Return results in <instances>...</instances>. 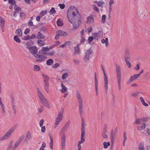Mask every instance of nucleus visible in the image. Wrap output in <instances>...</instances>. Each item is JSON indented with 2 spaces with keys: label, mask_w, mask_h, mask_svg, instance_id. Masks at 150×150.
Listing matches in <instances>:
<instances>
[{
  "label": "nucleus",
  "mask_w": 150,
  "mask_h": 150,
  "mask_svg": "<svg viewBox=\"0 0 150 150\" xmlns=\"http://www.w3.org/2000/svg\"><path fill=\"white\" fill-rule=\"evenodd\" d=\"M67 16L69 21L72 24L75 29L77 28L81 23L80 16L76 8L74 6H71L68 10Z\"/></svg>",
  "instance_id": "1"
},
{
  "label": "nucleus",
  "mask_w": 150,
  "mask_h": 150,
  "mask_svg": "<svg viewBox=\"0 0 150 150\" xmlns=\"http://www.w3.org/2000/svg\"><path fill=\"white\" fill-rule=\"evenodd\" d=\"M76 97L79 103L78 107L79 112L80 114H82L83 111V102L81 95L78 91L76 92Z\"/></svg>",
  "instance_id": "2"
},
{
  "label": "nucleus",
  "mask_w": 150,
  "mask_h": 150,
  "mask_svg": "<svg viewBox=\"0 0 150 150\" xmlns=\"http://www.w3.org/2000/svg\"><path fill=\"white\" fill-rule=\"evenodd\" d=\"M64 113V110L63 108H62V110L59 112L58 114V116L55 119V121L54 123V128H56L57 127L58 125L59 124L63 117V114Z\"/></svg>",
  "instance_id": "3"
},
{
  "label": "nucleus",
  "mask_w": 150,
  "mask_h": 150,
  "mask_svg": "<svg viewBox=\"0 0 150 150\" xmlns=\"http://www.w3.org/2000/svg\"><path fill=\"white\" fill-rule=\"evenodd\" d=\"M85 124L84 122L83 121L82 122L81 127V140L77 143V144H81L83 143L85 141Z\"/></svg>",
  "instance_id": "4"
},
{
  "label": "nucleus",
  "mask_w": 150,
  "mask_h": 150,
  "mask_svg": "<svg viewBox=\"0 0 150 150\" xmlns=\"http://www.w3.org/2000/svg\"><path fill=\"white\" fill-rule=\"evenodd\" d=\"M101 68L102 70L103 71V74L104 75V87L106 91H107L108 89V78L107 76H106L104 69L103 67V65H101Z\"/></svg>",
  "instance_id": "5"
},
{
  "label": "nucleus",
  "mask_w": 150,
  "mask_h": 150,
  "mask_svg": "<svg viewBox=\"0 0 150 150\" xmlns=\"http://www.w3.org/2000/svg\"><path fill=\"white\" fill-rule=\"evenodd\" d=\"M37 91L38 93V96L40 102L43 104L46 102L48 100L43 95L42 93L38 88H37Z\"/></svg>",
  "instance_id": "6"
},
{
  "label": "nucleus",
  "mask_w": 150,
  "mask_h": 150,
  "mask_svg": "<svg viewBox=\"0 0 150 150\" xmlns=\"http://www.w3.org/2000/svg\"><path fill=\"white\" fill-rule=\"evenodd\" d=\"M66 135L64 133L62 134L61 137V148L62 150L64 149L66 147Z\"/></svg>",
  "instance_id": "7"
},
{
  "label": "nucleus",
  "mask_w": 150,
  "mask_h": 150,
  "mask_svg": "<svg viewBox=\"0 0 150 150\" xmlns=\"http://www.w3.org/2000/svg\"><path fill=\"white\" fill-rule=\"evenodd\" d=\"M92 52L93 51L91 49L87 50L86 51L85 53V55L83 58V59L85 62L89 60L90 56L92 53Z\"/></svg>",
  "instance_id": "8"
},
{
  "label": "nucleus",
  "mask_w": 150,
  "mask_h": 150,
  "mask_svg": "<svg viewBox=\"0 0 150 150\" xmlns=\"http://www.w3.org/2000/svg\"><path fill=\"white\" fill-rule=\"evenodd\" d=\"M24 137V136L23 135L19 138L18 140L15 142L14 145L13 147L12 150H15L21 142L22 140L23 139Z\"/></svg>",
  "instance_id": "9"
},
{
  "label": "nucleus",
  "mask_w": 150,
  "mask_h": 150,
  "mask_svg": "<svg viewBox=\"0 0 150 150\" xmlns=\"http://www.w3.org/2000/svg\"><path fill=\"white\" fill-rule=\"evenodd\" d=\"M116 67L117 79H121L120 67V65L116 64Z\"/></svg>",
  "instance_id": "10"
},
{
  "label": "nucleus",
  "mask_w": 150,
  "mask_h": 150,
  "mask_svg": "<svg viewBox=\"0 0 150 150\" xmlns=\"http://www.w3.org/2000/svg\"><path fill=\"white\" fill-rule=\"evenodd\" d=\"M103 32L101 31H99L97 33H94L93 35L94 38L97 40H98L99 38L103 37Z\"/></svg>",
  "instance_id": "11"
},
{
  "label": "nucleus",
  "mask_w": 150,
  "mask_h": 150,
  "mask_svg": "<svg viewBox=\"0 0 150 150\" xmlns=\"http://www.w3.org/2000/svg\"><path fill=\"white\" fill-rule=\"evenodd\" d=\"M139 77L138 74H134L128 80L127 82V84H129L132 82L133 81L137 79Z\"/></svg>",
  "instance_id": "12"
},
{
  "label": "nucleus",
  "mask_w": 150,
  "mask_h": 150,
  "mask_svg": "<svg viewBox=\"0 0 150 150\" xmlns=\"http://www.w3.org/2000/svg\"><path fill=\"white\" fill-rule=\"evenodd\" d=\"M15 129V127H12L7 132L5 135L7 138L11 136L12 133L13 132Z\"/></svg>",
  "instance_id": "13"
},
{
  "label": "nucleus",
  "mask_w": 150,
  "mask_h": 150,
  "mask_svg": "<svg viewBox=\"0 0 150 150\" xmlns=\"http://www.w3.org/2000/svg\"><path fill=\"white\" fill-rule=\"evenodd\" d=\"M37 50L38 49L37 47L34 46L32 47L29 49V52L32 54H34V55L37 54L36 53L37 52Z\"/></svg>",
  "instance_id": "14"
},
{
  "label": "nucleus",
  "mask_w": 150,
  "mask_h": 150,
  "mask_svg": "<svg viewBox=\"0 0 150 150\" xmlns=\"http://www.w3.org/2000/svg\"><path fill=\"white\" fill-rule=\"evenodd\" d=\"M94 19L91 15L88 17L86 18V23L87 24H90L91 23H94Z\"/></svg>",
  "instance_id": "15"
},
{
  "label": "nucleus",
  "mask_w": 150,
  "mask_h": 150,
  "mask_svg": "<svg viewBox=\"0 0 150 150\" xmlns=\"http://www.w3.org/2000/svg\"><path fill=\"white\" fill-rule=\"evenodd\" d=\"M5 22V21L4 19L0 16V22L1 23L0 25L1 29L3 32H4V24Z\"/></svg>",
  "instance_id": "16"
},
{
  "label": "nucleus",
  "mask_w": 150,
  "mask_h": 150,
  "mask_svg": "<svg viewBox=\"0 0 150 150\" xmlns=\"http://www.w3.org/2000/svg\"><path fill=\"white\" fill-rule=\"evenodd\" d=\"M130 55L128 50H126L125 51V61H128L130 59Z\"/></svg>",
  "instance_id": "17"
},
{
  "label": "nucleus",
  "mask_w": 150,
  "mask_h": 150,
  "mask_svg": "<svg viewBox=\"0 0 150 150\" xmlns=\"http://www.w3.org/2000/svg\"><path fill=\"white\" fill-rule=\"evenodd\" d=\"M61 86L62 88L60 90V91L62 93H64L66 92L67 91V88L62 83L61 84Z\"/></svg>",
  "instance_id": "18"
},
{
  "label": "nucleus",
  "mask_w": 150,
  "mask_h": 150,
  "mask_svg": "<svg viewBox=\"0 0 150 150\" xmlns=\"http://www.w3.org/2000/svg\"><path fill=\"white\" fill-rule=\"evenodd\" d=\"M37 43L39 46L42 47L45 44V41L41 39H38L37 41Z\"/></svg>",
  "instance_id": "19"
},
{
  "label": "nucleus",
  "mask_w": 150,
  "mask_h": 150,
  "mask_svg": "<svg viewBox=\"0 0 150 150\" xmlns=\"http://www.w3.org/2000/svg\"><path fill=\"white\" fill-rule=\"evenodd\" d=\"M101 42L102 44H105L106 47H107L109 45L108 39V38H106L105 39H102L101 40Z\"/></svg>",
  "instance_id": "20"
},
{
  "label": "nucleus",
  "mask_w": 150,
  "mask_h": 150,
  "mask_svg": "<svg viewBox=\"0 0 150 150\" xmlns=\"http://www.w3.org/2000/svg\"><path fill=\"white\" fill-rule=\"evenodd\" d=\"M57 34L59 35L60 36H65L67 35V33L66 32L62 31L61 30H59L57 32Z\"/></svg>",
  "instance_id": "21"
},
{
  "label": "nucleus",
  "mask_w": 150,
  "mask_h": 150,
  "mask_svg": "<svg viewBox=\"0 0 150 150\" xmlns=\"http://www.w3.org/2000/svg\"><path fill=\"white\" fill-rule=\"evenodd\" d=\"M146 127V124L144 123H142L141 125H139L137 127V129L139 131H141L144 129Z\"/></svg>",
  "instance_id": "22"
},
{
  "label": "nucleus",
  "mask_w": 150,
  "mask_h": 150,
  "mask_svg": "<svg viewBox=\"0 0 150 150\" xmlns=\"http://www.w3.org/2000/svg\"><path fill=\"white\" fill-rule=\"evenodd\" d=\"M95 90L96 92V93L97 94L98 93V82L96 78V74L95 73Z\"/></svg>",
  "instance_id": "23"
},
{
  "label": "nucleus",
  "mask_w": 150,
  "mask_h": 150,
  "mask_svg": "<svg viewBox=\"0 0 150 150\" xmlns=\"http://www.w3.org/2000/svg\"><path fill=\"white\" fill-rule=\"evenodd\" d=\"M12 107L14 113H15L16 112V105L15 101L13 98H12Z\"/></svg>",
  "instance_id": "24"
},
{
  "label": "nucleus",
  "mask_w": 150,
  "mask_h": 150,
  "mask_svg": "<svg viewBox=\"0 0 150 150\" xmlns=\"http://www.w3.org/2000/svg\"><path fill=\"white\" fill-rule=\"evenodd\" d=\"M44 88L46 91L47 93L49 92V83H44Z\"/></svg>",
  "instance_id": "25"
},
{
  "label": "nucleus",
  "mask_w": 150,
  "mask_h": 150,
  "mask_svg": "<svg viewBox=\"0 0 150 150\" xmlns=\"http://www.w3.org/2000/svg\"><path fill=\"white\" fill-rule=\"evenodd\" d=\"M79 44H78L77 46L74 48L75 53L79 54L80 53V50L79 48Z\"/></svg>",
  "instance_id": "26"
},
{
  "label": "nucleus",
  "mask_w": 150,
  "mask_h": 150,
  "mask_svg": "<svg viewBox=\"0 0 150 150\" xmlns=\"http://www.w3.org/2000/svg\"><path fill=\"white\" fill-rule=\"evenodd\" d=\"M15 33L18 36H19L20 37H21L22 36V32L20 28L17 29Z\"/></svg>",
  "instance_id": "27"
},
{
  "label": "nucleus",
  "mask_w": 150,
  "mask_h": 150,
  "mask_svg": "<svg viewBox=\"0 0 150 150\" xmlns=\"http://www.w3.org/2000/svg\"><path fill=\"white\" fill-rule=\"evenodd\" d=\"M34 55L35 57L36 58H40L42 59H43V60L44 59H45L46 58V57L44 55H40L38 54H36Z\"/></svg>",
  "instance_id": "28"
},
{
  "label": "nucleus",
  "mask_w": 150,
  "mask_h": 150,
  "mask_svg": "<svg viewBox=\"0 0 150 150\" xmlns=\"http://www.w3.org/2000/svg\"><path fill=\"white\" fill-rule=\"evenodd\" d=\"M45 38V36L40 32H38L37 38L38 39H42Z\"/></svg>",
  "instance_id": "29"
},
{
  "label": "nucleus",
  "mask_w": 150,
  "mask_h": 150,
  "mask_svg": "<svg viewBox=\"0 0 150 150\" xmlns=\"http://www.w3.org/2000/svg\"><path fill=\"white\" fill-rule=\"evenodd\" d=\"M32 139V137L30 133L29 132H28L26 135L25 138V140H29Z\"/></svg>",
  "instance_id": "30"
},
{
  "label": "nucleus",
  "mask_w": 150,
  "mask_h": 150,
  "mask_svg": "<svg viewBox=\"0 0 150 150\" xmlns=\"http://www.w3.org/2000/svg\"><path fill=\"white\" fill-rule=\"evenodd\" d=\"M139 150H145L144 148V144L143 142H140L138 147Z\"/></svg>",
  "instance_id": "31"
},
{
  "label": "nucleus",
  "mask_w": 150,
  "mask_h": 150,
  "mask_svg": "<svg viewBox=\"0 0 150 150\" xmlns=\"http://www.w3.org/2000/svg\"><path fill=\"white\" fill-rule=\"evenodd\" d=\"M94 3L97 4L98 6L99 7H103L104 4V2L102 1H96L94 2Z\"/></svg>",
  "instance_id": "32"
},
{
  "label": "nucleus",
  "mask_w": 150,
  "mask_h": 150,
  "mask_svg": "<svg viewBox=\"0 0 150 150\" xmlns=\"http://www.w3.org/2000/svg\"><path fill=\"white\" fill-rule=\"evenodd\" d=\"M123 146H125V143L127 139V135L125 132H124L123 133Z\"/></svg>",
  "instance_id": "33"
},
{
  "label": "nucleus",
  "mask_w": 150,
  "mask_h": 150,
  "mask_svg": "<svg viewBox=\"0 0 150 150\" xmlns=\"http://www.w3.org/2000/svg\"><path fill=\"white\" fill-rule=\"evenodd\" d=\"M103 147L105 149H107L108 146H110V144L109 142H104L103 143Z\"/></svg>",
  "instance_id": "34"
},
{
  "label": "nucleus",
  "mask_w": 150,
  "mask_h": 150,
  "mask_svg": "<svg viewBox=\"0 0 150 150\" xmlns=\"http://www.w3.org/2000/svg\"><path fill=\"white\" fill-rule=\"evenodd\" d=\"M44 83H49V78L48 76L44 75L43 76Z\"/></svg>",
  "instance_id": "35"
},
{
  "label": "nucleus",
  "mask_w": 150,
  "mask_h": 150,
  "mask_svg": "<svg viewBox=\"0 0 150 150\" xmlns=\"http://www.w3.org/2000/svg\"><path fill=\"white\" fill-rule=\"evenodd\" d=\"M57 24L58 26H61L63 25L62 21L61 19H58L57 21Z\"/></svg>",
  "instance_id": "36"
},
{
  "label": "nucleus",
  "mask_w": 150,
  "mask_h": 150,
  "mask_svg": "<svg viewBox=\"0 0 150 150\" xmlns=\"http://www.w3.org/2000/svg\"><path fill=\"white\" fill-rule=\"evenodd\" d=\"M54 62L53 60L52 59H49L47 61L46 64L47 65L50 66L52 65Z\"/></svg>",
  "instance_id": "37"
},
{
  "label": "nucleus",
  "mask_w": 150,
  "mask_h": 150,
  "mask_svg": "<svg viewBox=\"0 0 150 150\" xmlns=\"http://www.w3.org/2000/svg\"><path fill=\"white\" fill-rule=\"evenodd\" d=\"M140 101H141V102H142V104L144 106H146V107L148 106V105L145 102L144 100V99H143V98L142 97H140Z\"/></svg>",
  "instance_id": "38"
},
{
  "label": "nucleus",
  "mask_w": 150,
  "mask_h": 150,
  "mask_svg": "<svg viewBox=\"0 0 150 150\" xmlns=\"http://www.w3.org/2000/svg\"><path fill=\"white\" fill-rule=\"evenodd\" d=\"M50 49V48L48 49L47 47H42V48L41 50L40 51H39V52L40 54H42V53H41V52L42 51H44V52L45 51H48Z\"/></svg>",
  "instance_id": "39"
},
{
  "label": "nucleus",
  "mask_w": 150,
  "mask_h": 150,
  "mask_svg": "<svg viewBox=\"0 0 150 150\" xmlns=\"http://www.w3.org/2000/svg\"><path fill=\"white\" fill-rule=\"evenodd\" d=\"M14 40L18 43H20L21 42V40L18 35H15L14 36Z\"/></svg>",
  "instance_id": "40"
},
{
  "label": "nucleus",
  "mask_w": 150,
  "mask_h": 150,
  "mask_svg": "<svg viewBox=\"0 0 150 150\" xmlns=\"http://www.w3.org/2000/svg\"><path fill=\"white\" fill-rule=\"evenodd\" d=\"M47 12V11L46 10L45 11H42L40 13V16L41 17H42L43 16L46 14Z\"/></svg>",
  "instance_id": "41"
},
{
  "label": "nucleus",
  "mask_w": 150,
  "mask_h": 150,
  "mask_svg": "<svg viewBox=\"0 0 150 150\" xmlns=\"http://www.w3.org/2000/svg\"><path fill=\"white\" fill-rule=\"evenodd\" d=\"M121 79H117V83L118 84L119 90L120 91L121 89Z\"/></svg>",
  "instance_id": "42"
},
{
  "label": "nucleus",
  "mask_w": 150,
  "mask_h": 150,
  "mask_svg": "<svg viewBox=\"0 0 150 150\" xmlns=\"http://www.w3.org/2000/svg\"><path fill=\"white\" fill-rule=\"evenodd\" d=\"M106 17L105 15H103L102 16V18L101 19V22L103 23H105V20Z\"/></svg>",
  "instance_id": "43"
},
{
  "label": "nucleus",
  "mask_w": 150,
  "mask_h": 150,
  "mask_svg": "<svg viewBox=\"0 0 150 150\" xmlns=\"http://www.w3.org/2000/svg\"><path fill=\"white\" fill-rule=\"evenodd\" d=\"M68 76V74L67 73H65L63 74L62 76V79L63 80H65Z\"/></svg>",
  "instance_id": "44"
},
{
  "label": "nucleus",
  "mask_w": 150,
  "mask_h": 150,
  "mask_svg": "<svg viewBox=\"0 0 150 150\" xmlns=\"http://www.w3.org/2000/svg\"><path fill=\"white\" fill-rule=\"evenodd\" d=\"M40 69V67L39 66L37 65H35L34 66V70L36 71H39Z\"/></svg>",
  "instance_id": "45"
},
{
  "label": "nucleus",
  "mask_w": 150,
  "mask_h": 150,
  "mask_svg": "<svg viewBox=\"0 0 150 150\" xmlns=\"http://www.w3.org/2000/svg\"><path fill=\"white\" fill-rule=\"evenodd\" d=\"M92 6L93 7V10H95L97 12H99V9L97 7V6H96V5L93 4L92 5Z\"/></svg>",
  "instance_id": "46"
},
{
  "label": "nucleus",
  "mask_w": 150,
  "mask_h": 150,
  "mask_svg": "<svg viewBox=\"0 0 150 150\" xmlns=\"http://www.w3.org/2000/svg\"><path fill=\"white\" fill-rule=\"evenodd\" d=\"M55 13L56 11L53 7H52L51 10L49 11V13L51 14Z\"/></svg>",
  "instance_id": "47"
},
{
  "label": "nucleus",
  "mask_w": 150,
  "mask_h": 150,
  "mask_svg": "<svg viewBox=\"0 0 150 150\" xmlns=\"http://www.w3.org/2000/svg\"><path fill=\"white\" fill-rule=\"evenodd\" d=\"M53 139L50 140V149L52 150H53Z\"/></svg>",
  "instance_id": "48"
},
{
  "label": "nucleus",
  "mask_w": 150,
  "mask_h": 150,
  "mask_svg": "<svg viewBox=\"0 0 150 150\" xmlns=\"http://www.w3.org/2000/svg\"><path fill=\"white\" fill-rule=\"evenodd\" d=\"M1 113L4 114L5 112V106L4 105L1 106Z\"/></svg>",
  "instance_id": "49"
},
{
  "label": "nucleus",
  "mask_w": 150,
  "mask_h": 150,
  "mask_svg": "<svg viewBox=\"0 0 150 150\" xmlns=\"http://www.w3.org/2000/svg\"><path fill=\"white\" fill-rule=\"evenodd\" d=\"M42 105L48 108H49L50 107V105L48 100L47 102L44 103Z\"/></svg>",
  "instance_id": "50"
},
{
  "label": "nucleus",
  "mask_w": 150,
  "mask_h": 150,
  "mask_svg": "<svg viewBox=\"0 0 150 150\" xmlns=\"http://www.w3.org/2000/svg\"><path fill=\"white\" fill-rule=\"evenodd\" d=\"M15 11L18 12L21 10V8L20 7H18L16 5H15L14 6Z\"/></svg>",
  "instance_id": "51"
},
{
  "label": "nucleus",
  "mask_w": 150,
  "mask_h": 150,
  "mask_svg": "<svg viewBox=\"0 0 150 150\" xmlns=\"http://www.w3.org/2000/svg\"><path fill=\"white\" fill-rule=\"evenodd\" d=\"M110 137H111V140L112 141L113 140L114 136V132L113 129L111 130V132L110 133Z\"/></svg>",
  "instance_id": "52"
},
{
  "label": "nucleus",
  "mask_w": 150,
  "mask_h": 150,
  "mask_svg": "<svg viewBox=\"0 0 150 150\" xmlns=\"http://www.w3.org/2000/svg\"><path fill=\"white\" fill-rule=\"evenodd\" d=\"M141 119H137L135 120V123L137 125L140 124L141 123Z\"/></svg>",
  "instance_id": "53"
},
{
  "label": "nucleus",
  "mask_w": 150,
  "mask_h": 150,
  "mask_svg": "<svg viewBox=\"0 0 150 150\" xmlns=\"http://www.w3.org/2000/svg\"><path fill=\"white\" fill-rule=\"evenodd\" d=\"M46 146V144L45 142H43L42 145V146L40 148L39 150H44V148Z\"/></svg>",
  "instance_id": "54"
},
{
  "label": "nucleus",
  "mask_w": 150,
  "mask_h": 150,
  "mask_svg": "<svg viewBox=\"0 0 150 150\" xmlns=\"http://www.w3.org/2000/svg\"><path fill=\"white\" fill-rule=\"evenodd\" d=\"M140 93L139 92L133 93L132 94V96L133 97H136Z\"/></svg>",
  "instance_id": "55"
},
{
  "label": "nucleus",
  "mask_w": 150,
  "mask_h": 150,
  "mask_svg": "<svg viewBox=\"0 0 150 150\" xmlns=\"http://www.w3.org/2000/svg\"><path fill=\"white\" fill-rule=\"evenodd\" d=\"M94 38L92 36L89 37L88 38V41L89 43H90L93 40Z\"/></svg>",
  "instance_id": "56"
},
{
  "label": "nucleus",
  "mask_w": 150,
  "mask_h": 150,
  "mask_svg": "<svg viewBox=\"0 0 150 150\" xmlns=\"http://www.w3.org/2000/svg\"><path fill=\"white\" fill-rule=\"evenodd\" d=\"M59 6L60 7V8L61 9H63L64 8L65 5L64 4H59Z\"/></svg>",
  "instance_id": "57"
},
{
  "label": "nucleus",
  "mask_w": 150,
  "mask_h": 150,
  "mask_svg": "<svg viewBox=\"0 0 150 150\" xmlns=\"http://www.w3.org/2000/svg\"><path fill=\"white\" fill-rule=\"evenodd\" d=\"M127 65L129 68H130L131 67V63L128 61H125Z\"/></svg>",
  "instance_id": "58"
},
{
  "label": "nucleus",
  "mask_w": 150,
  "mask_h": 150,
  "mask_svg": "<svg viewBox=\"0 0 150 150\" xmlns=\"http://www.w3.org/2000/svg\"><path fill=\"white\" fill-rule=\"evenodd\" d=\"M93 30V28L92 26H89L88 29V33H89Z\"/></svg>",
  "instance_id": "59"
},
{
  "label": "nucleus",
  "mask_w": 150,
  "mask_h": 150,
  "mask_svg": "<svg viewBox=\"0 0 150 150\" xmlns=\"http://www.w3.org/2000/svg\"><path fill=\"white\" fill-rule=\"evenodd\" d=\"M30 38V36L28 35L25 37H24L23 38V39L26 40L29 39Z\"/></svg>",
  "instance_id": "60"
},
{
  "label": "nucleus",
  "mask_w": 150,
  "mask_h": 150,
  "mask_svg": "<svg viewBox=\"0 0 150 150\" xmlns=\"http://www.w3.org/2000/svg\"><path fill=\"white\" fill-rule=\"evenodd\" d=\"M44 122V120L43 119H41L39 123L40 126V127H42L43 125Z\"/></svg>",
  "instance_id": "61"
},
{
  "label": "nucleus",
  "mask_w": 150,
  "mask_h": 150,
  "mask_svg": "<svg viewBox=\"0 0 150 150\" xmlns=\"http://www.w3.org/2000/svg\"><path fill=\"white\" fill-rule=\"evenodd\" d=\"M102 137L105 138H107L108 137L107 135L106 134V133H102Z\"/></svg>",
  "instance_id": "62"
},
{
  "label": "nucleus",
  "mask_w": 150,
  "mask_h": 150,
  "mask_svg": "<svg viewBox=\"0 0 150 150\" xmlns=\"http://www.w3.org/2000/svg\"><path fill=\"white\" fill-rule=\"evenodd\" d=\"M30 29L29 28H27L24 31V33L27 35V34L30 32Z\"/></svg>",
  "instance_id": "63"
},
{
  "label": "nucleus",
  "mask_w": 150,
  "mask_h": 150,
  "mask_svg": "<svg viewBox=\"0 0 150 150\" xmlns=\"http://www.w3.org/2000/svg\"><path fill=\"white\" fill-rule=\"evenodd\" d=\"M146 132L148 134H150V127L147 128Z\"/></svg>",
  "instance_id": "64"
}]
</instances>
